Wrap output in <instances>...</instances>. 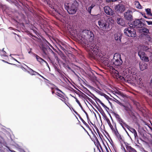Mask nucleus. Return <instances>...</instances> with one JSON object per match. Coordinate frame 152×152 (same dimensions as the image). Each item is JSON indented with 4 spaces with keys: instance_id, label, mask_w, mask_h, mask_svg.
I'll use <instances>...</instances> for the list:
<instances>
[{
    "instance_id": "9d476101",
    "label": "nucleus",
    "mask_w": 152,
    "mask_h": 152,
    "mask_svg": "<svg viewBox=\"0 0 152 152\" xmlns=\"http://www.w3.org/2000/svg\"><path fill=\"white\" fill-rule=\"evenodd\" d=\"M104 10L105 13L107 15H112L114 13V12L108 6H105L104 7Z\"/></svg>"
},
{
    "instance_id": "a18cd8bd",
    "label": "nucleus",
    "mask_w": 152,
    "mask_h": 152,
    "mask_svg": "<svg viewBox=\"0 0 152 152\" xmlns=\"http://www.w3.org/2000/svg\"><path fill=\"white\" fill-rule=\"evenodd\" d=\"M13 59H14L15 60V61H17V62H18L19 63V62L18 61H17L16 59H15V58H13Z\"/></svg>"
},
{
    "instance_id": "a19ab883",
    "label": "nucleus",
    "mask_w": 152,
    "mask_h": 152,
    "mask_svg": "<svg viewBox=\"0 0 152 152\" xmlns=\"http://www.w3.org/2000/svg\"><path fill=\"white\" fill-rule=\"evenodd\" d=\"M150 85L152 86V77L151 80V83Z\"/></svg>"
},
{
    "instance_id": "7ed1b4c3",
    "label": "nucleus",
    "mask_w": 152,
    "mask_h": 152,
    "mask_svg": "<svg viewBox=\"0 0 152 152\" xmlns=\"http://www.w3.org/2000/svg\"><path fill=\"white\" fill-rule=\"evenodd\" d=\"M77 4L76 2H74L73 4H71L68 3L65 4V8L67 10L68 12L70 14H75L77 10Z\"/></svg>"
},
{
    "instance_id": "cd10ccee",
    "label": "nucleus",
    "mask_w": 152,
    "mask_h": 152,
    "mask_svg": "<svg viewBox=\"0 0 152 152\" xmlns=\"http://www.w3.org/2000/svg\"><path fill=\"white\" fill-rule=\"evenodd\" d=\"M4 49H3V50H1L0 51V54L1 56H7L6 55V52L3 50Z\"/></svg>"
},
{
    "instance_id": "39448f33",
    "label": "nucleus",
    "mask_w": 152,
    "mask_h": 152,
    "mask_svg": "<svg viewBox=\"0 0 152 152\" xmlns=\"http://www.w3.org/2000/svg\"><path fill=\"white\" fill-rule=\"evenodd\" d=\"M141 21L143 22L145 21L142 18L135 20L133 22L132 26L137 28H142L144 26V24Z\"/></svg>"
},
{
    "instance_id": "de8ad7c7",
    "label": "nucleus",
    "mask_w": 152,
    "mask_h": 152,
    "mask_svg": "<svg viewBox=\"0 0 152 152\" xmlns=\"http://www.w3.org/2000/svg\"><path fill=\"white\" fill-rule=\"evenodd\" d=\"M106 150H107V152H109V151H108V149H106Z\"/></svg>"
},
{
    "instance_id": "c85d7f7f",
    "label": "nucleus",
    "mask_w": 152,
    "mask_h": 152,
    "mask_svg": "<svg viewBox=\"0 0 152 152\" xmlns=\"http://www.w3.org/2000/svg\"><path fill=\"white\" fill-rule=\"evenodd\" d=\"M100 17V15H95L94 16V18H96V19H98Z\"/></svg>"
},
{
    "instance_id": "412c9836",
    "label": "nucleus",
    "mask_w": 152,
    "mask_h": 152,
    "mask_svg": "<svg viewBox=\"0 0 152 152\" xmlns=\"http://www.w3.org/2000/svg\"><path fill=\"white\" fill-rule=\"evenodd\" d=\"M117 22L118 24L121 26H123L124 24V22L123 19L120 18H118L117 19Z\"/></svg>"
},
{
    "instance_id": "ea45409f",
    "label": "nucleus",
    "mask_w": 152,
    "mask_h": 152,
    "mask_svg": "<svg viewBox=\"0 0 152 152\" xmlns=\"http://www.w3.org/2000/svg\"><path fill=\"white\" fill-rule=\"evenodd\" d=\"M115 72V74H116V75H118V72L117 71H116Z\"/></svg>"
},
{
    "instance_id": "1a4fd4ad",
    "label": "nucleus",
    "mask_w": 152,
    "mask_h": 152,
    "mask_svg": "<svg viewBox=\"0 0 152 152\" xmlns=\"http://www.w3.org/2000/svg\"><path fill=\"white\" fill-rule=\"evenodd\" d=\"M57 93L58 94L57 95L60 97V99L63 102H64L68 106L66 103L65 99L64 98V93L59 89H57Z\"/></svg>"
},
{
    "instance_id": "49530a36",
    "label": "nucleus",
    "mask_w": 152,
    "mask_h": 152,
    "mask_svg": "<svg viewBox=\"0 0 152 152\" xmlns=\"http://www.w3.org/2000/svg\"><path fill=\"white\" fill-rule=\"evenodd\" d=\"M12 152H15V151H13V150H12V151H11Z\"/></svg>"
},
{
    "instance_id": "f257e3e1",
    "label": "nucleus",
    "mask_w": 152,
    "mask_h": 152,
    "mask_svg": "<svg viewBox=\"0 0 152 152\" xmlns=\"http://www.w3.org/2000/svg\"><path fill=\"white\" fill-rule=\"evenodd\" d=\"M94 34L92 32L88 30H85L82 31L79 35V38L84 44H87L88 49L93 56H96L100 57V55L99 47L96 44V42L93 41Z\"/></svg>"
},
{
    "instance_id": "6ab92c4d",
    "label": "nucleus",
    "mask_w": 152,
    "mask_h": 152,
    "mask_svg": "<svg viewBox=\"0 0 152 152\" xmlns=\"http://www.w3.org/2000/svg\"><path fill=\"white\" fill-rule=\"evenodd\" d=\"M121 58V55L118 53H115L113 56V61H116L120 60Z\"/></svg>"
},
{
    "instance_id": "4c0bfd02",
    "label": "nucleus",
    "mask_w": 152,
    "mask_h": 152,
    "mask_svg": "<svg viewBox=\"0 0 152 152\" xmlns=\"http://www.w3.org/2000/svg\"><path fill=\"white\" fill-rule=\"evenodd\" d=\"M54 10L56 12H57V13H58L59 14H60V13L57 10L54 9Z\"/></svg>"
},
{
    "instance_id": "473e14b6",
    "label": "nucleus",
    "mask_w": 152,
    "mask_h": 152,
    "mask_svg": "<svg viewBox=\"0 0 152 152\" xmlns=\"http://www.w3.org/2000/svg\"><path fill=\"white\" fill-rule=\"evenodd\" d=\"M77 103L78 104H79V106L81 108H83V107L82 106L81 104H80V102H79V101L78 102H77Z\"/></svg>"
},
{
    "instance_id": "393cba45",
    "label": "nucleus",
    "mask_w": 152,
    "mask_h": 152,
    "mask_svg": "<svg viewBox=\"0 0 152 152\" xmlns=\"http://www.w3.org/2000/svg\"><path fill=\"white\" fill-rule=\"evenodd\" d=\"M95 6V4L93 3L91 5L88 7V9H87V11H88V12L91 14V11L92 9L93 8V7Z\"/></svg>"
},
{
    "instance_id": "aec40b11",
    "label": "nucleus",
    "mask_w": 152,
    "mask_h": 152,
    "mask_svg": "<svg viewBox=\"0 0 152 152\" xmlns=\"http://www.w3.org/2000/svg\"><path fill=\"white\" fill-rule=\"evenodd\" d=\"M25 65L28 68V69H26L25 68H24V69H25V70L27 71L28 73L31 75H35V74H34V73H35L36 72L34 71L33 69L28 67L26 65Z\"/></svg>"
},
{
    "instance_id": "f704fd0d",
    "label": "nucleus",
    "mask_w": 152,
    "mask_h": 152,
    "mask_svg": "<svg viewBox=\"0 0 152 152\" xmlns=\"http://www.w3.org/2000/svg\"><path fill=\"white\" fill-rule=\"evenodd\" d=\"M100 104H101V105L103 107H105V105L104 104V103H103L102 102H100Z\"/></svg>"
},
{
    "instance_id": "58836bf2",
    "label": "nucleus",
    "mask_w": 152,
    "mask_h": 152,
    "mask_svg": "<svg viewBox=\"0 0 152 152\" xmlns=\"http://www.w3.org/2000/svg\"><path fill=\"white\" fill-rule=\"evenodd\" d=\"M42 50H43V51L44 52H45V48H44V47H43L42 48Z\"/></svg>"
},
{
    "instance_id": "79ce46f5",
    "label": "nucleus",
    "mask_w": 152,
    "mask_h": 152,
    "mask_svg": "<svg viewBox=\"0 0 152 152\" xmlns=\"http://www.w3.org/2000/svg\"><path fill=\"white\" fill-rule=\"evenodd\" d=\"M75 99H76V102L77 103V102H78L79 101L78 100V99L76 98H75Z\"/></svg>"
},
{
    "instance_id": "20e7f679",
    "label": "nucleus",
    "mask_w": 152,
    "mask_h": 152,
    "mask_svg": "<svg viewBox=\"0 0 152 152\" xmlns=\"http://www.w3.org/2000/svg\"><path fill=\"white\" fill-rule=\"evenodd\" d=\"M124 34L128 37H134L136 35L134 29L131 27L126 28L124 30Z\"/></svg>"
},
{
    "instance_id": "4be33fe9",
    "label": "nucleus",
    "mask_w": 152,
    "mask_h": 152,
    "mask_svg": "<svg viewBox=\"0 0 152 152\" xmlns=\"http://www.w3.org/2000/svg\"><path fill=\"white\" fill-rule=\"evenodd\" d=\"M134 5L137 8L139 9H142V6L138 1H136L134 2Z\"/></svg>"
},
{
    "instance_id": "9b49d317",
    "label": "nucleus",
    "mask_w": 152,
    "mask_h": 152,
    "mask_svg": "<svg viewBox=\"0 0 152 152\" xmlns=\"http://www.w3.org/2000/svg\"><path fill=\"white\" fill-rule=\"evenodd\" d=\"M142 34L144 35H146V37L147 38V39H146L147 40V41H150L151 39V38L149 35H147V34L149 33L148 30L146 28H143L142 29Z\"/></svg>"
},
{
    "instance_id": "37998d69",
    "label": "nucleus",
    "mask_w": 152,
    "mask_h": 152,
    "mask_svg": "<svg viewBox=\"0 0 152 152\" xmlns=\"http://www.w3.org/2000/svg\"><path fill=\"white\" fill-rule=\"evenodd\" d=\"M115 93L117 94H121L120 92H115Z\"/></svg>"
},
{
    "instance_id": "c03bdc74",
    "label": "nucleus",
    "mask_w": 152,
    "mask_h": 152,
    "mask_svg": "<svg viewBox=\"0 0 152 152\" xmlns=\"http://www.w3.org/2000/svg\"><path fill=\"white\" fill-rule=\"evenodd\" d=\"M2 61L4 62H6V63H8V62H6V61H4V60H2Z\"/></svg>"
},
{
    "instance_id": "2f4dec72",
    "label": "nucleus",
    "mask_w": 152,
    "mask_h": 152,
    "mask_svg": "<svg viewBox=\"0 0 152 152\" xmlns=\"http://www.w3.org/2000/svg\"><path fill=\"white\" fill-rule=\"evenodd\" d=\"M117 0H106V1L107 2H109L110 1H117Z\"/></svg>"
},
{
    "instance_id": "e433bc0d",
    "label": "nucleus",
    "mask_w": 152,
    "mask_h": 152,
    "mask_svg": "<svg viewBox=\"0 0 152 152\" xmlns=\"http://www.w3.org/2000/svg\"><path fill=\"white\" fill-rule=\"evenodd\" d=\"M107 122H108V124L109 125V126H110V125H112L110 123V121L109 120H108V121H107Z\"/></svg>"
},
{
    "instance_id": "f8f14e48",
    "label": "nucleus",
    "mask_w": 152,
    "mask_h": 152,
    "mask_svg": "<svg viewBox=\"0 0 152 152\" xmlns=\"http://www.w3.org/2000/svg\"><path fill=\"white\" fill-rule=\"evenodd\" d=\"M138 52L139 51H146L149 50V48L145 45H140L137 47Z\"/></svg>"
},
{
    "instance_id": "2eb2a0df",
    "label": "nucleus",
    "mask_w": 152,
    "mask_h": 152,
    "mask_svg": "<svg viewBox=\"0 0 152 152\" xmlns=\"http://www.w3.org/2000/svg\"><path fill=\"white\" fill-rule=\"evenodd\" d=\"M127 128L132 133L134 134V138L136 139L138 137L137 133L136 131L134 129L130 127L129 126V127H127Z\"/></svg>"
},
{
    "instance_id": "5701e85b",
    "label": "nucleus",
    "mask_w": 152,
    "mask_h": 152,
    "mask_svg": "<svg viewBox=\"0 0 152 152\" xmlns=\"http://www.w3.org/2000/svg\"><path fill=\"white\" fill-rule=\"evenodd\" d=\"M126 148L129 152H137L131 146H127L126 147Z\"/></svg>"
},
{
    "instance_id": "f03ea898",
    "label": "nucleus",
    "mask_w": 152,
    "mask_h": 152,
    "mask_svg": "<svg viewBox=\"0 0 152 152\" xmlns=\"http://www.w3.org/2000/svg\"><path fill=\"white\" fill-rule=\"evenodd\" d=\"M98 23L99 27L102 30L108 31L110 26L114 23V21L111 18L105 17L101 19Z\"/></svg>"
},
{
    "instance_id": "c756f323",
    "label": "nucleus",
    "mask_w": 152,
    "mask_h": 152,
    "mask_svg": "<svg viewBox=\"0 0 152 152\" xmlns=\"http://www.w3.org/2000/svg\"><path fill=\"white\" fill-rule=\"evenodd\" d=\"M81 120L83 124L86 126H88V124L85 122V121L82 118H81Z\"/></svg>"
},
{
    "instance_id": "72a5a7b5",
    "label": "nucleus",
    "mask_w": 152,
    "mask_h": 152,
    "mask_svg": "<svg viewBox=\"0 0 152 152\" xmlns=\"http://www.w3.org/2000/svg\"><path fill=\"white\" fill-rule=\"evenodd\" d=\"M35 73H36L37 75H39L40 77H41L42 78L44 79H45V78L42 76L41 75H40L39 73L37 72H35Z\"/></svg>"
},
{
    "instance_id": "0eeeda50",
    "label": "nucleus",
    "mask_w": 152,
    "mask_h": 152,
    "mask_svg": "<svg viewBox=\"0 0 152 152\" xmlns=\"http://www.w3.org/2000/svg\"><path fill=\"white\" fill-rule=\"evenodd\" d=\"M138 54L142 61L146 62L149 61L148 57L145 56V53L143 51H138Z\"/></svg>"
},
{
    "instance_id": "dca6fc26",
    "label": "nucleus",
    "mask_w": 152,
    "mask_h": 152,
    "mask_svg": "<svg viewBox=\"0 0 152 152\" xmlns=\"http://www.w3.org/2000/svg\"><path fill=\"white\" fill-rule=\"evenodd\" d=\"M130 11L128 10L124 14V16L125 18L128 20H131L132 18V15L130 14Z\"/></svg>"
},
{
    "instance_id": "6e6552de",
    "label": "nucleus",
    "mask_w": 152,
    "mask_h": 152,
    "mask_svg": "<svg viewBox=\"0 0 152 152\" xmlns=\"http://www.w3.org/2000/svg\"><path fill=\"white\" fill-rule=\"evenodd\" d=\"M115 9V10L118 12H122L125 10L124 6L122 4H120L116 5Z\"/></svg>"
},
{
    "instance_id": "3c124183",
    "label": "nucleus",
    "mask_w": 152,
    "mask_h": 152,
    "mask_svg": "<svg viewBox=\"0 0 152 152\" xmlns=\"http://www.w3.org/2000/svg\"><path fill=\"white\" fill-rule=\"evenodd\" d=\"M132 27H133V26H132L133 25H132Z\"/></svg>"
},
{
    "instance_id": "8fccbe9b",
    "label": "nucleus",
    "mask_w": 152,
    "mask_h": 152,
    "mask_svg": "<svg viewBox=\"0 0 152 152\" xmlns=\"http://www.w3.org/2000/svg\"><path fill=\"white\" fill-rule=\"evenodd\" d=\"M151 130L152 131V128H151Z\"/></svg>"
},
{
    "instance_id": "ddd939ff",
    "label": "nucleus",
    "mask_w": 152,
    "mask_h": 152,
    "mask_svg": "<svg viewBox=\"0 0 152 152\" xmlns=\"http://www.w3.org/2000/svg\"><path fill=\"white\" fill-rule=\"evenodd\" d=\"M122 63V61L121 59L116 61H113L111 64L114 66H120Z\"/></svg>"
},
{
    "instance_id": "c9c22d12",
    "label": "nucleus",
    "mask_w": 152,
    "mask_h": 152,
    "mask_svg": "<svg viewBox=\"0 0 152 152\" xmlns=\"http://www.w3.org/2000/svg\"><path fill=\"white\" fill-rule=\"evenodd\" d=\"M117 137H118V138L119 140H121L122 139L121 137L120 136L117 135Z\"/></svg>"
},
{
    "instance_id": "a878e982",
    "label": "nucleus",
    "mask_w": 152,
    "mask_h": 152,
    "mask_svg": "<svg viewBox=\"0 0 152 152\" xmlns=\"http://www.w3.org/2000/svg\"><path fill=\"white\" fill-rule=\"evenodd\" d=\"M5 144L4 140L3 138L0 137V148L3 145H4Z\"/></svg>"
},
{
    "instance_id": "09e8293b",
    "label": "nucleus",
    "mask_w": 152,
    "mask_h": 152,
    "mask_svg": "<svg viewBox=\"0 0 152 152\" xmlns=\"http://www.w3.org/2000/svg\"><path fill=\"white\" fill-rule=\"evenodd\" d=\"M28 53H30V51H29V52H28Z\"/></svg>"
},
{
    "instance_id": "b1692460",
    "label": "nucleus",
    "mask_w": 152,
    "mask_h": 152,
    "mask_svg": "<svg viewBox=\"0 0 152 152\" xmlns=\"http://www.w3.org/2000/svg\"><path fill=\"white\" fill-rule=\"evenodd\" d=\"M110 128L112 131L114 132V133L116 134L117 135V130L115 127V128H113V126L112 125H110V126H109Z\"/></svg>"
},
{
    "instance_id": "bb28decb",
    "label": "nucleus",
    "mask_w": 152,
    "mask_h": 152,
    "mask_svg": "<svg viewBox=\"0 0 152 152\" xmlns=\"http://www.w3.org/2000/svg\"><path fill=\"white\" fill-rule=\"evenodd\" d=\"M145 11L147 14L149 16H152V13H151V10L150 9L148 8L145 9Z\"/></svg>"
},
{
    "instance_id": "a211bd4d",
    "label": "nucleus",
    "mask_w": 152,
    "mask_h": 152,
    "mask_svg": "<svg viewBox=\"0 0 152 152\" xmlns=\"http://www.w3.org/2000/svg\"><path fill=\"white\" fill-rule=\"evenodd\" d=\"M121 34L120 33L115 34L114 35L115 39L117 41L121 42Z\"/></svg>"
},
{
    "instance_id": "7c9ffc66",
    "label": "nucleus",
    "mask_w": 152,
    "mask_h": 152,
    "mask_svg": "<svg viewBox=\"0 0 152 152\" xmlns=\"http://www.w3.org/2000/svg\"><path fill=\"white\" fill-rule=\"evenodd\" d=\"M141 15H142V16H143V17H144L145 18H148L147 17L146 15H145V13H143V12H141Z\"/></svg>"
},
{
    "instance_id": "423d86ee",
    "label": "nucleus",
    "mask_w": 152,
    "mask_h": 152,
    "mask_svg": "<svg viewBox=\"0 0 152 152\" xmlns=\"http://www.w3.org/2000/svg\"><path fill=\"white\" fill-rule=\"evenodd\" d=\"M114 115L117 120L119 122L120 125L122 126L124 129L126 130L124 127H126V128L127 127H129V126L126 124V123L124 122V121L121 118L118 114L115 113Z\"/></svg>"
},
{
    "instance_id": "f3484780",
    "label": "nucleus",
    "mask_w": 152,
    "mask_h": 152,
    "mask_svg": "<svg viewBox=\"0 0 152 152\" xmlns=\"http://www.w3.org/2000/svg\"><path fill=\"white\" fill-rule=\"evenodd\" d=\"M34 56L36 57L37 61L38 62H39L41 64H42L44 62L46 63L47 65H48V63L45 61L43 59L40 58L39 56L35 54H34Z\"/></svg>"
},
{
    "instance_id": "4468645a",
    "label": "nucleus",
    "mask_w": 152,
    "mask_h": 152,
    "mask_svg": "<svg viewBox=\"0 0 152 152\" xmlns=\"http://www.w3.org/2000/svg\"><path fill=\"white\" fill-rule=\"evenodd\" d=\"M148 64L145 62H142L140 64V69L141 71H143L144 70L147 68Z\"/></svg>"
}]
</instances>
